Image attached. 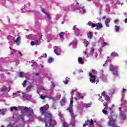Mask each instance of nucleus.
<instances>
[{"label":"nucleus","mask_w":127,"mask_h":127,"mask_svg":"<svg viewBox=\"0 0 127 127\" xmlns=\"http://www.w3.org/2000/svg\"><path fill=\"white\" fill-rule=\"evenodd\" d=\"M40 110L42 111V114L45 115V119H46L47 118H53V115L51 113L46 112L47 111V108H46V106H44L41 107L40 108Z\"/></svg>","instance_id":"f257e3e1"},{"label":"nucleus","mask_w":127,"mask_h":127,"mask_svg":"<svg viewBox=\"0 0 127 127\" xmlns=\"http://www.w3.org/2000/svg\"><path fill=\"white\" fill-rule=\"evenodd\" d=\"M67 111H68L70 113V116L75 120L76 119V115H74V112H73V105H70L67 108Z\"/></svg>","instance_id":"f03ea898"},{"label":"nucleus","mask_w":127,"mask_h":127,"mask_svg":"<svg viewBox=\"0 0 127 127\" xmlns=\"http://www.w3.org/2000/svg\"><path fill=\"white\" fill-rule=\"evenodd\" d=\"M85 124H83V127H86L87 126L89 125V124L90 123V126H93L94 125V121L93 119H91L90 121L88 119L87 121H85Z\"/></svg>","instance_id":"7ed1b4c3"},{"label":"nucleus","mask_w":127,"mask_h":127,"mask_svg":"<svg viewBox=\"0 0 127 127\" xmlns=\"http://www.w3.org/2000/svg\"><path fill=\"white\" fill-rule=\"evenodd\" d=\"M89 76L90 78H93L90 79V81L91 82V83H92L93 84H95V83H96V76L93 75L92 73H89Z\"/></svg>","instance_id":"20e7f679"},{"label":"nucleus","mask_w":127,"mask_h":127,"mask_svg":"<svg viewBox=\"0 0 127 127\" xmlns=\"http://www.w3.org/2000/svg\"><path fill=\"white\" fill-rule=\"evenodd\" d=\"M20 37H18L16 39H14V44L16 43L17 45H19L20 44Z\"/></svg>","instance_id":"39448f33"},{"label":"nucleus","mask_w":127,"mask_h":127,"mask_svg":"<svg viewBox=\"0 0 127 127\" xmlns=\"http://www.w3.org/2000/svg\"><path fill=\"white\" fill-rule=\"evenodd\" d=\"M41 11H42L43 12V13L45 14L46 15L48 16V18L50 19L51 18V16L50 15V14L47 13V12L45 11L44 10V9H43V8H41Z\"/></svg>","instance_id":"423d86ee"},{"label":"nucleus","mask_w":127,"mask_h":127,"mask_svg":"<svg viewBox=\"0 0 127 127\" xmlns=\"http://www.w3.org/2000/svg\"><path fill=\"white\" fill-rule=\"evenodd\" d=\"M87 37L89 39H92L93 38V32L89 31L87 34Z\"/></svg>","instance_id":"0eeeda50"},{"label":"nucleus","mask_w":127,"mask_h":127,"mask_svg":"<svg viewBox=\"0 0 127 127\" xmlns=\"http://www.w3.org/2000/svg\"><path fill=\"white\" fill-rule=\"evenodd\" d=\"M119 56V54L116 53H112L111 54V57L112 58H116V57H118Z\"/></svg>","instance_id":"6e6552de"},{"label":"nucleus","mask_w":127,"mask_h":127,"mask_svg":"<svg viewBox=\"0 0 127 127\" xmlns=\"http://www.w3.org/2000/svg\"><path fill=\"white\" fill-rule=\"evenodd\" d=\"M74 32L75 33V35L76 37H78L79 36H82V34H80L79 30L74 31Z\"/></svg>","instance_id":"1a4fd4ad"},{"label":"nucleus","mask_w":127,"mask_h":127,"mask_svg":"<svg viewBox=\"0 0 127 127\" xmlns=\"http://www.w3.org/2000/svg\"><path fill=\"white\" fill-rule=\"evenodd\" d=\"M19 77H20V78H25L26 76L25 75V74H24V72H20L19 73Z\"/></svg>","instance_id":"9d476101"},{"label":"nucleus","mask_w":127,"mask_h":127,"mask_svg":"<svg viewBox=\"0 0 127 127\" xmlns=\"http://www.w3.org/2000/svg\"><path fill=\"white\" fill-rule=\"evenodd\" d=\"M116 70H117V68L115 67L113 64H110V71H116Z\"/></svg>","instance_id":"9b49d317"},{"label":"nucleus","mask_w":127,"mask_h":127,"mask_svg":"<svg viewBox=\"0 0 127 127\" xmlns=\"http://www.w3.org/2000/svg\"><path fill=\"white\" fill-rule=\"evenodd\" d=\"M6 112H7V110L5 109H2V111L0 112V115H1V116H4Z\"/></svg>","instance_id":"f8f14e48"},{"label":"nucleus","mask_w":127,"mask_h":127,"mask_svg":"<svg viewBox=\"0 0 127 127\" xmlns=\"http://www.w3.org/2000/svg\"><path fill=\"white\" fill-rule=\"evenodd\" d=\"M54 52L57 55H60V54H59L57 53V51H58L59 48H57L56 46L54 47Z\"/></svg>","instance_id":"ddd939ff"},{"label":"nucleus","mask_w":127,"mask_h":127,"mask_svg":"<svg viewBox=\"0 0 127 127\" xmlns=\"http://www.w3.org/2000/svg\"><path fill=\"white\" fill-rule=\"evenodd\" d=\"M78 63H79V64H84V61H83V60L82 59L81 57H79L78 58Z\"/></svg>","instance_id":"4468645a"},{"label":"nucleus","mask_w":127,"mask_h":127,"mask_svg":"<svg viewBox=\"0 0 127 127\" xmlns=\"http://www.w3.org/2000/svg\"><path fill=\"white\" fill-rule=\"evenodd\" d=\"M13 110L15 111H18V109H17V107L16 106H12L10 108V112H13Z\"/></svg>","instance_id":"2eb2a0df"},{"label":"nucleus","mask_w":127,"mask_h":127,"mask_svg":"<svg viewBox=\"0 0 127 127\" xmlns=\"http://www.w3.org/2000/svg\"><path fill=\"white\" fill-rule=\"evenodd\" d=\"M18 120H20L21 121H22V122H23L24 121V118L21 115H19L18 116Z\"/></svg>","instance_id":"dca6fc26"},{"label":"nucleus","mask_w":127,"mask_h":127,"mask_svg":"<svg viewBox=\"0 0 127 127\" xmlns=\"http://www.w3.org/2000/svg\"><path fill=\"white\" fill-rule=\"evenodd\" d=\"M52 122H53L52 119H50L48 120L49 124L50 125V127H54V125H52Z\"/></svg>","instance_id":"f3484780"},{"label":"nucleus","mask_w":127,"mask_h":127,"mask_svg":"<svg viewBox=\"0 0 127 127\" xmlns=\"http://www.w3.org/2000/svg\"><path fill=\"white\" fill-rule=\"evenodd\" d=\"M40 99H42V100H45L46 98H48V96L47 95H43V94H42L40 95Z\"/></svg>","instance_id":"a211bd4d"},{"label":"nucleus","mask_w":127,"mask_h":127,"mask_svg":"<svg viewBox=\"0 0 127 127\" xmlns=\"http://www.w3.org/2000/svg\"><path fill=\"white\" fill-rule=\"evenodd\" d=\"M96 27L97 28H103V25L101 23H98L96 24Z\"/></svg>","instance_id":"6ab92c4d"},{"label":"nucleus","mask_w":127,"mask_h":127,"mask_svg":"<svg viewBox=\"0 0 127 127\" xmlns=\"http://www.w3.org/2000/svg\"><path fill=\"white\" fill-rule=\"evenodd\" d=\"M113 75H115V76H119V71L116 68V70L113 71Z\"/></svg>","instance_id":"aec40b11"},{"label":"nucleus","mask_w":127,"mask_h":127,"mask_svg":"<svg viewBox=\"0 0 127 127\" xmlns=\"http://www.w3.org/2000/svg\"><path fill=\"white\" fill-rule=\"evenodd\" d=\"M111 22V20L110 19H107L106 21H105V24L107 27H109V24L108 23H110Z\"/></svg>","instance_id":"412c9836"},{"label":"nucleus","mask_w":127,"mask_h":127,"mask_svg":"<svg viewBox=\"0 0 127 127\" xmlns=\"http://www.w3.org/2000/svg\"><path fill=\"white\" fill-rule=\"evenodd\" d=\"M105 101H107V102H109L110 100H111V98H110V96L108 95H105L104 97Z\"/></svg>","instance_id":"4be33fe9"},{"label":"nucleus","mask_w":127,"mask_h":127,"mask_svg":"<svg viewBox=\"0 0 127 127\" xmlns=\"http://www.w3.org/2000/svg\"><path fill=\"white\" fill-rule=\"evenodd\" d=\"M53 61H54V60H53V58L50 57L48 59V62L49 63H52V62H53Z\"/></svg>","instance_id":"5701e85b"},{"label":"nucleus","mask_w":127,"mask_h":127,"mask_svg":"<svg viewBox=\"0 0 127 127\" xmlns=\"http://www.w3.org/2000/svg\"><path fill=\"white\" fill-rule=\"evenodd\" d=\"M6 89H7V87L6 86L2 87L1 89V91L3 92V93H5V91H6Z\"/></svg>","instance_id":"b1692460"},{"label":"nucleus","mask_w":127,"mask_h":127,"mask_svg":"<svg viewBox=\"0 0 127 127\" xmlns=\"http://www.w3.org/2000/svg\"><path fill=\"white\" fill-rule=\"evenodd\" d=\"M120 118L121 120H126V117L123 114H121Z\"/></svg>","instance_id":"393cba45"},{"label":"nucleus","mask_w":127,"mask_h":127,"mask_svg":"<svg viewBox=\"0 0 127 127\" xmlns=\"http://www.w3.org/2000/svg\"><path fill=\"white\" fill-rule=\"evenodd\" d=\"M59 36L61 38H63V37L64 36V32L60 33Z\"/></svg>","instance_id":"a878e982"},{"label":"nucleus","mask_w":127,"mask_h":127,"mask_svg":"<svg viewBox=\"0 0 127 127\" xmlns=\"http://www.w3.org/2000/svg\"><path fill=\"white\" fill-rule=\"evenodd\" d=\"M120 27L119 26H115V30L116 32H119V29H120Z\"/></svg>","instance_id":"bb28decb"},{"label":"nucleus","mask_w":127,"mask_h":127,"mask_svg":"<svg viewBox=\"0 0 127 127\" xmlns=\"http://www.w3.org/2000/svg\"><path fill=\"white\" fill-rule=\"evenodd\" d=\"M23 108V110L24 111H26V112H28L29 111V109L27 107H22Z\"/></svg>","instance_id":"cd10ccee"},{"label":"nucleus","mask_w":127,"mask_h":127,"mask_svg":"<svg viewBox=\"0 0 127 127\" xmlns=\"http://www.w3.org/2000/svg\"><path fill=\"white\" fill-rule=\"evenodd\" d=\"M103 105H104V106H105L104 109H105V110H107V108H108V107H109V106H108V103H107V102L104 103H103Z\"/></svg>","instance_id":"c85d7f7f"},{"label":"nucleus","mask_w":127,"mask_h":127,"mask_svg":"<svg viewBox=\"0 0 127 127\" xmlns=\"http://www.w3.org/2000/svg\"><path fill=\"white\" fill-rule=\"evenodd\" d=\"M63 127H69V126H68V124L65 122L63 124Z\"/></svg>","instance_id":"c756f323"},{"label":"nucleus","mask_w":127,"mask_h":127,"mask_svg":"<svg viewBox=\"0 0 127 127\" xmlns=\"http://www.w3.org/2000/svg\"><path fill=\"white\" fill-rule=\"evenodd\" d=\"M26 83H27V80H25L23 83H22L23 87H25V85H26Z\"/></svg>","instance_id":"7c9ffc66"},{"label":"nucleus","mask_w":127,"mask_h":127,"mask_svg":"<svg viewBox=\"0 0 127 127\" xmlns=\"http://www.w3.org/2000/svg\"><path fill=\"white\" fill-rule=\"evenodd\" d=\"M102 113H103V114H104V115H107V114H108V111L105 110V109H103Z\"/></svg>","instance_id":"2f4dec72"},{"label":"nucleus","mask_w":127,"mask_h":127,"mask_svg":"<svg viewBox=\"0 0 127 127\" xmlns=\"http://www.w3.org/2000/svg\"><path fill=\"white\" fill-rule=\"evenodd\" d=\"M31 45H32V46H34V45H36V44H35V42L33 41H32L31 42Z\"/></svg>","instance_id":"473e14b6"},{"label":"nucleus","mask_w":127,"mask_h":127,"mask_svg":"<svg viewBox=\"0 0 127 127\" xmlns=\"http://www.w3.org/2000/svg\"><path fill=\"white\" fill-rule=\"evenodd\" d=\"M84 44L85 46H88L89 45V42L88 41H84Z\"/></svg>","instance_id":"72a5a7b5"},{"label":"nucleus","mask_w":127,"mask_h":127,"mask_svg":"<svg viewBox=\"0 0 127 127\" xmlns=\"http://www.w3.org/2000/svg\"><path fill=\"white\" fill-rule=\"evenodd\" d=\"M103 45L102 47H104V46H106V45H109V44H108V43L107 42H104L103 43Z\"/></svg>","instance_id":"f704fd0d"},{"label":"nucleus","mask_w":127,"mask_h":127,"mask_svg":"<svg viewBox=\"0 0 127 127\" xmlns=\"http://www.w3.org/2000/svg\"><path fill=\"white\" fill-rule=\"evenodd\" d=\"M93 25V22H92L91 21H89L88 22V25L89 26H92Z\"/></svg>","instance_id":"c9c22d12"},{"label":"nucleus","mask_w":127,"mask_h":127,"mask_svg":"<svg viewBox=\"0 0 127 127\" xmlns=\"http://www.w3.org/2000/svg\"><path fill=\"white\" fill-rule=\"evenodd\" d=\"M34 42H35L36 45H38V41L37 40H35Z\"/></svg>","instance_id":"e433bc0d"},{"label":"nucleus","mask_w":127,"mask_h":127,"mask_svg":"<svg viewBox=\"0 0 127 127\" xmlns=\"http://www.w3.org/2000/svg\"><path fill=\"white\" fill-rule=\"evenodd\" d=\"M92 72L93 73V74H96L97 73V70L93 69L92 70Z\"/></svg>","instance_id":"4c0bfd02"},{"label":"nucleus","mask_w":127,"mask_h":127,"mask_svg":"<svg viewBox=\"0 0 127 127\" xmlns=\"http://www.w3.org/2000/svg\"><path fill=\"white\" fill-rule=\"evenodd\" d=\"M68 83H69V80H65L64 82V85H67V84H68Z\"/></svg>","instance_id":"58836bf2"},{"label":"nucleus","mask_w":127,"mask_h":127,"mask_svg":"<svg viewBox=\"0 0 127 127\" xmlns=\"http://www.w3.org/2000/svg\"><path fill=\"white\" fill-rule=\"evenodd\" d=\"M92 27H97V24H94V23H92V26H91Z\"/></svg>","instance_id":"ea45409f"},{"label":"nucleus","mask_w":127,"mask_h":127,"mask_svg":"<svg viewBox=\"0 0 127 127\" xmlns=\"http://www.w3.org/2000/svg\"><path fill=\"white\" fill-rule=\"evenodd\" d=\"M31 88H32V86H31V85H29L27 86V89L28 90V89H31Z\"/></svg>","instance_id":"a19ab883"},{"label":"nucleus","mask_w":127,"mask_h":127,"mask_svg":"<svg viewBox=\"0 0 127 127\" xmlns=\"http://www.w3.org/2000/svg\"><path fill=\"white\" fill-rule=\"evenodd\" d=\"M41 90H42L43 91H46L45 88L43 87H41L40 88Z\"/></svg>","instance_id":"79ce46f5"},{"label":"nucleus","mask_w":127,"mask_h":127,"mask_svg":"<svg viewBox=\"0 0 127 127\" xmlns=\"http://www.w3.org/2000/svg\"><path fill=\"white\" fill-rule=\"evenodd\" d=\"M85 108H90V104H86Z\"/></svg>","instance_id":"37998d69"},{"label":"nucleus","mask_w":127,"mask_h":127,"mask_svg":"<svg viewBox=\"0 0 127 127\" xmlns=\"http://www.w3.org/2000/svg\"><path fill=\"white\" fill-rule=\"evenodd\" d=\"M44 123H45V127H47V126H48V124H47V122L46 121H44Z\"/></svg>","instance_id":"c03bdc74"},{"label":"nucleus","mask_w":127,"mask_h":127,"mask_svg":"<svg viewBox=\"0 0 127 127\" xmlns=\"http://www.w3.org/2000/svg\"><path fill=\"white\" fill-rule=\"evenodd\" d=\"M50 100H53V101H54V97H53V96H51L49 98Z\"/></svg>","instance_id":"a18cd8bd"},{"label":"nucleus","mask_w":127,"mask_h":127,"mask_svg":"<svg viewBox=\"0 0 127 127\" xmlns=\"http://www.w3.org/2000/svg\"><path fill=\"white\" fill-rule=\"evenodd\" d=\"M118 21H119V19H115V20H114L115 23H117V22H118Z\"/></svg>","instance_id":"49530a36"},{"label":"nucleus","mask_w":127,"mask_h":127,"mask_svg":"<svg viewBox=\"0 0 127 127\" xmlns=\"http://www.w3.org/2000/svg\"><path fill=\"white\" fill-rule=\"evenodd\" d=\"M71 126L73 127H76V124L75 123H73V124H72Z\"/></svg>","instance_id":"de8ad7c7"},{"label":"nucleus","mask_w":127,"mask_h":127,"mask_svg":"<svg viewBox=\"0 0 127 127\" xmlns=\"http://www.w3.org/2000/svg\"><path fill=\"white\" fill-rule=\"evenodd\" d=\"M73 103H74V101L73 100H70V103L69 106H70V105H72V104H73Z\"/></svg>","instance_id":"09e8293b"},{"label":"nucleus","mask_w":127,"mask_h":127,"mask_svg":"<svg viewBox=\"0 0 127 127\" xmlns=\"http://www.w3.org/2000/svg\"><path fill=\"white\" fill-rule=\"evenodd\" d=\"M63 102H66V99L65 98L62 99Z\"/></svg>","instance_id":"8fccbe9b"},{"label":"nucleus","mask_w":127,"mask_h":127,"mask_svg":"<svg viewBox=\"0 0 127 127\" xmlns=\"http://www.w3.org/2000/svg\"><path fill=\"white\" fill-rule=\"evenodd\" d=\"M94 51H95V49L92 48V49H91V52H94Z\"/></svg>","instance_id":"3c124183"},{"label":"nucleus","mask_w":127,"mask_h":127,"mask_svg":"<svg viewBox=\"0 0 127 127\" xmlns=\"http://www.w3.org/2000/svg\"><path fill=\"white\" fill-rule=\"evenodd\" d=\"M18 54L20 55L21 57H22V53H21V52H19Z\"/></svg>","instance_id":"603ef678"},{"label":"nucleus","mask_w":127,"mask_h":127,"mask_svg":"<svg viewBox=\"0 0 127 127\" xmlns=\"http://www.w3.org/2000/svg\"><path fill=\"white\" fill-rule=\"evenodd\" d=\"M106 92L103 91V93H102V96H104V95H105Z\"/></svg>","instance_id":"864d4df0"},{"label":"nucleus","mask_w":127,"mask_h":127,"mask_svg":"<svg viewBox=\"0 0 127 127\" xmlns=\"http://www.w3.org/2000/svg\"><path fill=\"white\" fill-rule=\"evenodd\" d=\"M119 110L120 111V112H121L122 111V107H119Z\"/></svg>","instance_id":"5fc2aeb1"},{"label":"nucleus","mask_w":127,"mask_h":127,"mask_svg":"<svg viewBox=\"0 0 127 127\" xmlns=\"http://www.w3.org/2000/svg\"><path fill=\"white\" fill-rule=\"evenodd\" d=\"M125 23H127V18L125 19Z\"/></svg>","instance_id":"6e6d98bb"},{"label":"nucleus","mask_w":127,"mask_h":127,"mask_svg":"<svg viewBox=\"0 0 127 127\" xmlns=\"http://www.w3.org/2000/svg\"><path fill=\"white\" fill-rule=\"evenodd\" d=\"M35 76H39V73H35Z\"/></svg>","instance_id":"4d7b16f0"},{"label":"nucleus","mask_w":127,"mask_h":127,"mask_svg":"<svg viewBox=\"0 0 127 127\" xmlns=\"http://www.w3.org/2000/svg\"><path fill=\"white\" fill-rule=\"evenodd\" d=\"M64 23H65V20L62 21V24H64Z\"/></svg>","instance_id":"13d9d810"},{"label":"nucleus","mask_w":127,"mask_h":127,"mask_svg":"<svg viewBox=\"0 0 127 127\" xmlns=\"http://www.w3.org/2000/svg\"><path fill=\"white\" fill-rule=\"evenodd\" d=\"M125 91H127V89L124 88L123 91H122L123 93H124V92H125Z\"/></svg>","instance_id":"bf43d9fd"},{"label":"nucleus","mask_w":127,"mask_h":127,"mask_svg":"<svg viewBox=\"0 0 127 127\" xmlns=\"http://www.w3.org/2000/svg\"><path fill=\"white\" fill-rule=\"evenodd\" d=\"M125 17H127V13H125Z\"/></svg>","instance_id":"052dcab7"},{"label":"nucleus","mask_w":127,"mask_h":127,"mask_svg":"<svg viewBox=\"0 0 127 127\" xmlns=\"http://www.w3.org/2000/svg\"><path fill=\"white\" fill-rule=\"evenodd\" d=\"M83 13H86V10H82Z\"/></svg>","instance_id":"680f3d73"},{"label":"nucleus","mask_w":127,"mask_h":127,"mask_svg":"<svg viewBox=\"0 0 127 127\" xmlns=\"http://www.w3.org/2000/svg\"><path fill=\"white\" fill-rule=\"evenodd\" d=\"M47 54H46V53L45 54V58H47Z\"/></svg>","instance_id":"e2e57ef3"},{"label":"nucleus","mask_w":127,"mask_h":127,"mask_svg":"<svg viewBox=\"0 0 127 127\" xmlns=\"http://www.w3.org/2000/svg\"><path fill=\"white\" fill-rule=\"evenodd\" d=\"M27 116H31V113H29V114L28 115H27Z\"/></svg>","instance_id":"0e129e2a"},{"label":"nucleus","mask_w":127,"mask_h":127,"mask_svg":"<svg viewBox=\"0 0 127 127\" xmlns=\"http://www.w3.org/2000/svg\"><path fill=\"white\" fill-rule=\"evenodd\" d=\"M14 53H15V52H14L13 53H11L10 54H11V55H13V54H14Z\"/></svg>","instance_id":"69168bd1"},{"label":"nucleus","mask_w":127,"mask_h":127,"mask_svg":"<svg viewBox=\"0 0 127 127\" xmlns=\"http://www.w3.org/2000/svg\"><path fill=\"white\" fill-rule=\"evenodd\" d=\"M114 107H115V105L113 104L111 108L113 109V108H114Z\"/></svg>","instance_id":"338daca9"},{"label":"nucleus","mask_w":127,"mask_h":127,"mask_svg":"<svg viewBox=\"0 0 127 127\" xmlns=\"http://www.w3.org/2000/svg\"><path fill=\"white\" fill-rule=\"evenodd\" d=\"M103 19H106V17L105 16H104V17H103Z\"/></svg>","instance_id":"774afa93"}]
</instances>
